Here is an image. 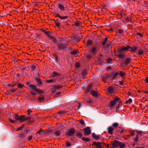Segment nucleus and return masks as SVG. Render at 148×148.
I'll list each match as a JSON object with an SVG mask.
<instances>
[{"label":"nucleus","mask_w":148,"mask_h":148,"mask_svg":"<svg viewBox=\"0 0 148 148\" xmlns=\"http://www.w3.org/2000/svg\"><path fill=\"white\" fill-rule=\"evenodd\" d=\"M98 51L97 49L95 47H92L90 51V52L92 54H95Z\"/></svg>","instance_id":"9"},{"label":"nucleus","mask_w":148,"mask_h":148,"mask_svg":"<svg viewBox=\"0 0 148 148\" xmlns=\"http://www.w3.org/2000/svg\"><path fill=\"white\" fill-rule=\"evenodd\" d=\"M37 82L38 83V85L40 86L42 84V82L41 81L40 79H37Z\"/></svg>","instance_id":"32"},{"label":"nucleus","mask_w":148,"mask_h":148,"mask_svg":"<svg viewBox=\"0 0 148 148\" xmlns=\"http://www.w3.org/2000/svg\"><path fill=\"white\" fill-rule=\"evenodd\" d=\"M32 112V111L31 110H27V114L29 115L30 114V113L31 112Z\"/></svg>","instance_id":"51"},{"label":"nucleus","mask_w":148,"mask_h":148,"mask_svg":"<svg viewBox=\"0 0 148 148\" xmlns=\"http://www.w3.org/2000/svg\"><path fill=\"white\" fill-rule=\"evenodd\" d=\"M44 99V98L43 97H40L38 98V100L39 101L41 102Z\"/></svg>","instance_id":"38"},{"label":"nucleus","mask_w":148,"mask_h":148,"mask_svg":"<svg viewBox=\"0 0 148 148\" xmlns=\"http://www.w3.org/2000/svg\"><path fill=\"white\" fill-rule=\"evenodd\" d=\"M10 121L13 123H14L16 122V120H12V119L10 118L9 119Z\"/></svg>","instance_id":"45"},{"label":"nucleus","mask_w":148,"mask_h":148,"mask_svg":"<svg viewBox=\"0 0 148 148\" xmlns=\"http://www.w3.org/2000/svg\"><path fill=\"white\" fill-rule=\"evenodd\" d=\"M134 132H131L130 135L133 136H134Z\"/></svg>","instance_id":"57"},{"label":"nucleus","mask_w":148,"mask_h":148,"mask_svg":"<svg viewBox=\"0 0 148 148\" xmlns=\"http://www.w3.org/2000/svg\"><path fill=\"white\" fill-rule=\"evenodd\" d=\"M83 136L82 134L80 132H79L76 135L77 137L79 138H81Z\"/></svg>","instance_id":"30"},{"label":"nucleus","mask_w":148,"mask_h":148,"mask_svg":"<svg viewBox=\"0 0 148 148\" xmlns=\"http://www.w3.org/2000/svg\"><path fill=\"white\" fill-rule=\"evenodd\" d=\"M68 18L69 16H61L60 18L61 19L60 21L61 22H66L68 21Z\"/></svg>","instance_id":"8"},{"label":"nucleus","mask_w":148,"mask_h":148,"mask_svg":"<svg viewBox=\"0 0 148 148\" xmlns=\"http://www.w3.org/2000/svg\"><path fill=\"white\" fill-rule=\"evenodd\" d=\"M75 66L76 67H79L80 66V64L78 62H77L75 64Z\"/></svg>","instance_id":"44"},{"label":"nucleus","mask_w":148,"mask_h":148,"mask_svg":"<svg viewBox=\"0 0 148 148\" xmlns=\"http://www.w3.org/2000/svg\"><path fill=\"white\" fill-rule=\"evenodd\" d=\"M130 48V46L129 45H127L125 47L121 48L120 49V51H129Z\"/></svg>","instance_id":"10"},{"label":"nucleus","mask_w":148,"mask_h":148,"mask_svg":"<svg viewBox=\"0 0 148 148\" xmlns=\"http://www.w3.org/2000/svg\"><path fill=\"white\" fill-rule=\"evenodd\" d=\"M123 32V31L121 29H119V30H118V32L121 34V33H122Z\"/></svg>","instance_id":"54"},{"label":"nucleus","mask_w":148,"mask_h":148,"mask_svg":"<svg viewBox=\"0 0 148 148\" xmlns=\"http://www.w3.org/2000/svg\"><path fill=\"white\" fill-rule=\"evenodd\" d=\"M143 51L141 49H140L138 51V54L140 55H141L143 54Z\"/></svg>","instance_id":"31"},{"label":"nucleus","mask_w":148,"mask_h":148,"mask_svg":"<svg viewBox=\"0 0 148 148\" xmlns=\"http://www.w3.org/2000/svg\"><path fill=\"white\" fill-rule=\"evenodd\" d=\"M59 7L61 10L62 11H64L65 8L63 5L61 4H59Z\"/></svg>","instance_id":"22"},{"label":"nucleus","mask_w":148,"mask_h":148,"mask_svg":"<svg viewBox=\"0 0 148 148\" xmlns=\"http://www.w3.org/2000/svg\"><path fill=\"white\" fill-rule=\"evenodd\" d=\"M92 41L90 40H88L87 42V45H89L92 44Z\"/></svg>","instance_id":"33"},{"label":"nucleus","mask_w":148,"mask_h":148,"mask_svg":"<svg viewBox=\"0 0 148 148\" xmlns=\"http://www.w3.org/2000/svg\"><path fill=\"white\" fill-rule=\"evenodd\" d=\"M15 119L17 120H18L19 116H18V114H15L13 115Z\"/></svg>","instance_id":"28"},{"label":"nucleus","mask_w":148,"mask_h":148,"mask_svg":"<svg viewBox=\"0 0 148 148\" xmlns=\"http://www.w3.org/2000/svg\"><path fill=\"white\" fill-rule=\"evenodd\" d=\"M91 95L94 97H96L97 96V93L96 91H91Z\"/></svg>","instance_id":"19"},{"label":"nucleus","mask_w":148,"mask_h":148,"mask_svg":"<svg viewBox=\"0 0 148 148\" xmlns=\"http://www.w3.org/2000/svg\"><path fill=\"white\" fill-rule=\"evenodd\" d=\"M83 130L84 131V135H89L91 133V130L90 127H87L86 128H84Z\"/></svg>","instance_id":"4"},{"label":"nucleus","mask_w":148,"mask_h":148,"mask_svg":"<svg viewBox=\"0 0 148 148\" xmlns=\"http://www.w3.org/2000/svg\"><path fill=\"white\" fill-rule=\"evenodd\" d=\"M82 140L84 141L88 142L90 141V139L89 138H85L83 137L82 138Z\"/></svg>","instance_id":"27"},{"label":"nucleus","mask_w":148,"mask_h":148,"mask_svg":"<svg viewBox=\"0 0 148 148\" xmlns=\"http://www.w3.org/2000/svg\"><path fill=\"white\" fill-rule=\"evenodd\" d=\"M87 71L86 70H84L82 71V74L83 75H86L87 73Z\"/></svg>","instance_id":"43"},{"label":"nucleus","mask_w":148,"mask_h":148,"mask_svg":"<svg viewBox=\"0 0 148 148\" xmlns=\"http://www.w3.org/2000/svg\"><path fill=\"white\" fill-rule=\"evenodd\" d=\"M16 82H13L12 84L10 83L8 84V86H9L14 87L16 85Z\"/></svg>","instance_id":"26"},{"label":"nucleus","mask_w":148,"mask_h":148,"mask_svg":"<svg viewBox=\"0 0 148 148\" xmlns=\"http://www.w3.org/2000/svg\"><path fill=\"white\" fill-rule=\"evenodd\" d=\"M79 123L81 124L82 125H83L84 123V121L83 120H80L79 121Z\"/></svg>","instance_id":"46"},{"label":"nucleus","mask_w":148,"mask_h":148,"mask_svg":"<svg viewBox=\"0 0 148 148\" xmlns=\"http://www.w3.org/2000/svg\"><path fill=\"white\" fill-rule=\"evenodd\" d=\"M112 60L110 58H108L107 60V62H109V63H110L111 61Z\"/></svg>","instance_id":"59"},{"label":"nucleus","mask_w":148,"mask_h":148,"mask_svg":"<svg viewBox=\"0 0 148 148\" xmlns=\"http://www.w3.org/2000/svg\"><path fill=\"white\" fill-rule=\"evenodd\" d=\"M137 48L138 47L135 46H133L132 47L130 46L129 51L133 53H135L136 52Z\"/></svg>","instance_id":"6"},{"label":"nucleus","mask_w":148,"mask_h":148,"mask_svg":"<svg viewBox=\"0 0 148 148\" xmlns=\"http://www.w3.org/2000/svg\"><path fill=\"white\" fill-rule=\"evenodd\" d=\"M138 140V135H136V138H135L134 139V140L135 141H137Z\"/></svg>","instance_id":"53"},{"label":"nucleus","mask_w":148,"mask_h":148,"mask_svg":"<svg viewBox=\"0 0 148 148\" xmlns=\"http://www.w3.org/2000/svg\"><path fill=\"white\" fill-rule=\"evenodd\" d=\"M119 100V98L117 97L115 98L113 100H112L110 102V105L111 106H114L116 103V102L118 101Z\"/></svg>","instance_id":"7"},{"label":"nucleus","mask_w":148,"mask_h":148,"mask_svg":"<svg viewBox=\"0 0 148 148\" xmlns=\"http://www.w3.org/2000/svg\"><path fill=\"white\" fill-rule=\"evenodd\" d=\"M125 144L122 143L121 142V143L120 144V145H119L120 146L119 148H123L125 147Z\"/></svg>","instance_id":"36"},{"label":"nucleus","mask_w":148,"mask_h":148,"mask_svg":"<svg viewBox=\"0 0 148 148\" xmlns=\"http://www.w3.org/2000/svg\"><path fill=\"white\" fill-rule=\"evenodd\" d=\"M32 138V136H29L28 138V140H30Z\"/></svg>","instance_id":"55"},{"label":"nucleus","mask_w":148,"mask_h":148,"mask_svg":"<svg viewBox=\"0 0 148 148\" xmlns=\"http://www.w3.org/2000/svg\"><path fill=\"white\" fill-rule=\"evenodd\" d=\"M66 144L67 147H69L71 145V143L69 141H67Z\"/></svg>","instance_id":"41"},{"label":"nucleus","mask_w":148,"mask_h":148,"mask_svg":"<svg viewBox=\"0 0 148 148\" xmlns=\"http://www.w3.org/2000/svg\"><path fill=\"white\" fill-rule=\"evenodd\" d=\"M67 46L68 45L64 43H61L58 45L57 49L59 50L63 49L66 48Z\"/></svg>","instance_id":"2"},{"label":"nucleus","mask_w":148,"mask_h":148,"mask_svg":"<svg viewBox=\"0 0 148 148\" xmlns=\"http://www.w3.org/2000/svg\"><path fill=\"white\" fill-rule=\"evenodd\" d=\"M22 127H19L17 129L16 131L21 130L22 129Z\"/></svg>","instance_id":"58"},{"label":"nucleus","mask_w":148,"mask_h":148,"mask_svg":"<svg viewBox=\"0 0 148 148\" xmlns=\"http://www.w3.org/2000/svg\"><path fill=\"white\" fill-rule=\"evenodd\" d=\"M107 40H108L107 38H105L104 41L102 42V45H105L106 42H107Z\"/></svg>","instance_id":"39"},{"label":"nucleus","mask_w":148,"mask_h":148,"mask_svg":"<svg viewBox=\"0 0 148 148\" xmlns=\"http://www.w3.org/2000/svg\"><path fill=\"white\" fill-rule=\"evenodd\" d=\"M62 86L59 85H55L54 87L52 88L51 89V91L52 93H53L54 92L57 90L60 89L61 88Z\"/></svg>","instance_id":"5"},{"label":"nucleus","mask_w":148,"mask_h":148,"mask_svg":"<svg viewBox=\"0 0 148 148\" xmlns=\"http://www.w3.org/2000/svg\"><path fill=\"white\" fill-rule=\"evenodd\" d=\"M114 129L112 127H109L108 128V133L110 134H113V131Z\"/></svg>","instance_id":"12"},{"label":"nucleus","mask_w":148,"mask_h":148,"mask_svg":"<svg viewBox=\"0 0 148 148\" xmlns=\"http://www.w3.org/2000/svg\"><path fill=\"white\" fill-rule=\"evenodd\" d=\"M121 143V142L115 140L112 143V145L114 147H117L119 146Z\"/></svg>","instance_id":"11"},{"label":"nucleus","mask_w":148,"mask_h":148,"mask_svg":"<svg viewBox=\"0 0 148 148\" xmlns=\"http://www.w3.org/2000/svg\"><path fill=\"white\" fill-rule=\"evenodd\" d=\"M92 137L96 140H98L99 138V136L96 135L95 133H93L92 134Z\"/></svg>","instance_id":"23"},{"label":"nucleus","mask_w":148,"mask_h":148,"mask_svg":"<svg viewBox=\"0 0 148 148\" xmlns=\"http://www.w3.org/2000/svg\"><path fill=\"white\" fill-rule=\"evenodd\" d=\"M75 133V130L74 129H72L70 130H67L66 131V134L69 136H71Z\"/></svg>","instance_id":"3"},{"label":"nucleus","mask_w":148,"mask_h":148,"mask_svg":"<svg viewBox=\"0 0 148 148\" xmlns=\"http://www.w3.org/2000/svg\"><path fill=\"white\" fill-rule=\"evenodd\" d=\"M145 81L147 83H148V76L146 78Z\"/></svg>","instance_id":"62"},{"label":"nucleus","mask_w":148,"mask_h":148,"mask_svg":"<svg viewBox=\"0 0 148 148\" xmlns=\"http://www.w3.org/2000/svg\"><path fill=\"white\" fill-rule=\"evenodd\" d=\"M58 114H63L65 113L64 111H60L58 112Z\"/></svg>","instance_id":"49"},{"label":"nucleus","mask_w":148,"mask_h":148,"mask_svg":"<svg viewBox=\"0 0 148 148\" xmlns=\"http://www.w3.org/2000/svg\"><path fill=\"white\" fill-rule=\"evenodd\" d=\"M57 75V73L55 72L53 73V75L54 77L55 76Z\"/></svg>","instance_id":"63"},{"label":"nucleus","mask_w":148,"mask_h":148,"mask_svg":"<svg viewBox=\"0 0 148 148\" xmlns=\"http://www.w3.org/2000/svg\"><path fill=\"white\" fill-rule=\"evenodd\" d=\"M53 79H50V80H47L46 81V82L47 83H50V82H52L53 81Z\"/></svg>","instance_id":"48"},{"label":"nucleus","mask_w":148,"mask_h":148,"mask_svg":"<svg viewBox=\"0 0 148 148\" xmlns=\"http://www.w3.org/2000/svg\"><path fill=\"white\" fill-rule=\"evenodd\" d=\"M118 74V72L114 73V72H113L112 73V77L113 78H114L116 77Z\"/></svg>","instance_id":"20"},{"label":"nucleus","mask_w":148,"mask_h":148,"mask_svg":"<svg viewBox=\"0 0 148 148\" xmlns=\"http://www.w3.org/2000/svg\"><path fill=\"white\" fill-rule=\"evenodd\" d=\"M107 31L110 32H112L113 31V29L112 28H110L109 29H108L107 30Z\"/></svg>","instance_id":"52"},{"label":"nucleus","mask_w":148,"mask_h":148,"mask_svg":"<svg viewBox=\"0 0 148 148\" xmlns=\"http://www.w3.org/2000/svg\"><path fill=\"white\" fill-rule=\"evenodd\" d=\"M137 34L138 35V36H140V37H142L143 36V35L142 34H141L140 33H137Z\"/></svg>","instance_id":"56"},{"label":"nucleus","mask_w":148,"mask_h":148,"mask_svg":"<svg viewBox=\"0 0 148 148\" xmlns=\"http://www.w3.org/2000/svg\"><path fill=\"white\" fill-rule=\"evenodd\" d=\"M25 117L24 115H22L19 117L18 120L21 122H23L25 120Z\"/></svg>","instance_id":"14"},{"label":"nucleus","mask_w":148,"mask_h":148,"mask_svg":"<svg viewBox=\"0 0 148 148\" xmlns=\"http://www.w3.org/2000/svg\"><path fill=\"white\" fill-rule=\"evenodd\" d=\"M119 74L121 77H123L125 76L126 73L125 72L123 71H121L119 72Z\"/></svg>","instance_id":"15"},{"label":"nucleus","mask_w":148,"mask_h":148,"mask_svg":"<svg viewBox=\"0 0 148 148\" xmlns=\"http://www.w3.org/2000/svg\"><path fill=\"white\" fill-rule=\"evenodd\" d=\"M114 91L113 88L111 87H110L108 88V91L109 92L112 93H113Z\"/></svg>","instance_id":"24"},{"label":"nucleus","mask_w":148,"mask_h":148,"mask_svg":"<svg viewBox=\"0 0 148 148\" xmlns=\"http://www.w3.org/2000/svg\"><path fill=\"white\" fill-rule=\"evenodd\" d=\"M29 86L30 88V90H35V91L39 93L42 92V90L36 88L37 86L36 85L31 84L29 85Z\"/></svg>","instance_id":"1"},{"label":"nucleus","mask_w":148,"mask_h":148,"mask_svg":"<svg viewBox=\"0 0 148 148\" xmlns=\"http://www.w3.org/2000/svg\"><path fill=\"white\" fill-rule=\"evenodd\" d=\"M130 61V59L129 58H127L125 61V63L126 64H128Z\"/></svg>","instance_id":"25"},{"label":"nucleus","mask_w":148,"mask_h":148,"mask_svg":"<svg viewBox=\"0 0 148 148\" xmlns=\"http://www.w3.org/2000/svg\"><path fill=\"white\" fill-rule=\"evenodd\" d=\"M36 92L35 90H31V93L32 95H35L36 94Z\"/></svg>","instance_id":"42"},{"label":"nucleus","mask_w":148,"mask_h":148,"mask_svg":"<svg viewBox=\"0 0 148 148\" xmlns=\"http://www.w3.org/2000/svg\"><path fill=\"white\" fill-rule=\"evenodd\" d=\"M80 23L79 22L77 21L75 23V25L76 26H79V25Z\"/></svg>","instance_id":"47"},{"label":"nucleus","mask_w":148,"mask_h":148,"mask_svg":"<svg viewBox=\"0 0 148 148\" xmlns=\"http://www.w3.org/2000/svg\"><path fill=\"white\" fill-rule=\"evenodd\" d=\"M137 133L139 134H141L142 133V131H137Z\"/></svg>","instance_id":"61"},{"label":"nucleus","mask_w":148,"mask_h":148,"mask_svg":"<svg viewBox=\"0 0 148 148\" xmlns=\"http://www.w3.org/2000/svg\"><path fill=\"white\" fill-rule=\"evenodd\" d=\"M119 124L117 123H113L112 125L114 127H117L118 126Z\"/></svg>","instance_id":"34"},{"label":"nucleus","mask_w":148,"mask_h":148,"mask_svg":"<svg viewBox=\"0 0 148 148\" xmlns=\"http://www.w3.org/2000/svg\"><path fill=\"white\" fill-rule=\"evenodd\" d=\"M49 38L55 43L57 42V40L56 38L52 36L51 35L49 37Z\"/></svg>","instance_id":"18"},{"label":"nucleus","mask_w":148,"mask_h":148,"mask_svg":"<svg viewBox=\"0 0 148 148\" xmlns=\"http://www.w3.org/2000/svg\"><path fill=\"white\" fill-rule=\"evenodd\" d=\"M55 134L57 136H59L60 134V131L59 130H57L55 132Z\"/></svg>","instance_id":"35"},{"label":"nucleus","mask_w":148,"mask_h":148,"mask_svg":"<svg viewBox=\"0 0 148 148\" xmlns=\"http://www.w3.org/2000/svg\"><path fill=\"white\" fill-rule=\"evenodd\" d=\"M17 86L18 88H21L24 86V85L23 84L19 83L18 84Z\"/></svg>","instance_id":"29"},{"label":"nucleus","mask_w":148,"mask_h":148,"mask_svg":"<svg viewBox=\"0 0 148 148\" xmlns=\"http://www.w3.org/2000/svg\"><path fill=\"white\" fill-rule=\"evenodd\" d=\"M55 25L57 27H60L61 24L58 22H56Z\"/></svg>","instance_id":"40"},{"label":"nucleus","mask_w":148,"mask_h":148,"mask_svg":"<svg viewBox=\"0 0 148 148\" xmlns=\"http://www.w3.org/2000/svg\"><path fill=\"white\" fill-rule=\"evenodd\" d=\"M102 144H104L103 143H100V142H93L92 143V145H96L97 146V147L101 145Z\"/></svg>","instance_id":"17"},{"label":"nucleus","mask_w":148,"mask_h":148,"mask_svg":"<svg viewBox=\"0 0 148 148\" xmlns=\"http://www.w3.org/2000/svg\"><path fill=\"white\" fill-rule=\"evenodd\" d=\"M43 32L49 37L51 35L50 32L49 31H48L47 30H44Z\"/></svg>","instance_id":"21"},{"label":"nucleus","mask_w":148,"mask_h":148,"mask_svg":"<svg viewBox=\"0 0 148 148\" xmlns=\"http://www.w3.org/2000/svg\"><path fill=\"white\" fill-rule=\"evenodd\" d=\"M108 77V75L107 74H106L102 77L103 80L104 82H106L107 78Z\"/></svg>","instance_id":"16"},{"label":"nucleus","mask_w":148,"mask_h":148,"mask_svg":"<svg viewBox=\"0 0 148 148\" xmlns=\"http://www.w3.org/2000/svg\"><path fill=\"white\" fill-rule=\"evenodd\" d=\"M78 53V51L77 49H75L71 51V54L74 55L75 57L77 56V54Z\"/></svg>","instance_id":"13"},{"label":"nucleus","mask_w":148,"mask_h":148,"mask_svg":"<svg viewBox=\"0 0 148 148\" xmlns=\"http://www.w3.org/2000/svg\"><path fill=\"white\" fill-rule=\"evenodd\" d=\"M61 16L58 13H57L56 14H55V16L57 17H58L59 18H60V17H61Z\"/></svg>","instance_id":"50"},{"label":"nucleus","mask_w":148,"mask_h":148,"mask_svg":"<svg viewBox=\"0 0 148 148\" xmlns=\"http://www.w3.org/2000/svg\"><path fill=\"white\" fill-rule=\"evenodd\" d=\"M132 101V100L131 99H129L125 101V103L127 104V103H130Z\"/></svg>","instance_id":"37"},{"label":"nucleus","mask_w":148,"mask_h":148,"mask_svg":"<svg viewBox=\"0 0 148 148\" xmlns=\"http://www.w3.org/2000/svg\"><path fill=\"white\" fill-rule=\"evenodd\" d=\"M42 132L41 130H38L37 132V134H40Z\"/></svg>","instance_id":"60"},{"label":"nucleus","mask_w":148,"mask_h":148,"mask_svg":"<svg viewBox=\"0 0 148 148\" xmlns=\"http://www.w3.org/2000/svg\"><path fill=\"white\" fill-rule=\"evenodd\" d=\"M119 82H120V84L121 85H122L123 84V82H122L120 81Z\"/></svg>","instance_id":"64"}]
</instances>
